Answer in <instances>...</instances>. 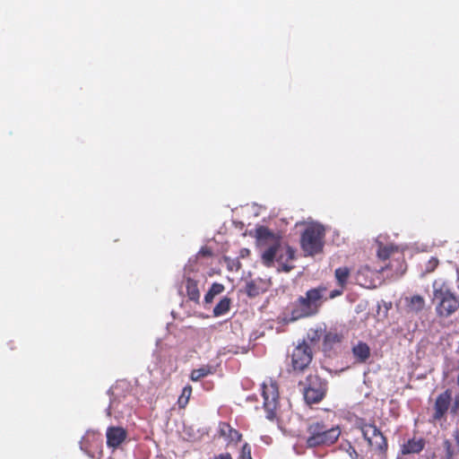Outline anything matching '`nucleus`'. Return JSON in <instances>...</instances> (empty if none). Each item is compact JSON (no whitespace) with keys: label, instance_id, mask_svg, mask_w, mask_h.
Instances as JSON below:
<instances>
[{"label":"nucleus","instance_id":"obj_1","mask_svg":"<svg viewBox=\"0 0 459 459\" xmlns=\"http://www.w3.org/2000/svg\"><path fill=\"white\" fill-rule=\"evenodd\" d=\"M254 237L256 246L264 248L261 254V261L264 266L271 267L276 261L285 273L294 268L290 263L295 259V250L288 243H283L280 233H275L265 226H258L255 230Z\"/></svg>","mask_w":459,"mask_h":459},{"label":"nucleus","instance_id":"obj_2","mask_svg":"<svg viewBox=\"0 0 459 459\" xmlns=\"http://www.w3.org/2000/svg\"><path fill=\"white\" fill-rule=\"evenodd\" d=\"M327 289L324 285L307 290L289 306L290 321L314 316L318 314L323 304L327 300Z\"/></svg>","mask_w":459,"mask_h":459},{"label":"nucleus","instance_id":"obj_3","mask_svg":"<svg viewBox=\"0 0 459 459\" xmlns=\"http://www.w3.org/2000/svg\"><path fill=\"white\" fill-rule=\"evenodd\" d=\"M325 229L318 222L308 223L300 236V247L306 256H314L323 252Z\"/></svg>","mask_w":459,"mask_h":459},{"label":"nucleus","instance_id":"obj_4","mask_svg":"<svg viewBox=\"0 0 459 459\" xmlns=\"http://www.w3.org/2000/svg\"><path fill=\"white\" fill-rule=\"evenodd\" d=\"M307 433V446L316 447L334 444L341 435V429L338 426L329 427L322 421H317L309 424Z\"/></svg>","mask_w":459,"mask_h":459},{"label":"nucleus","instance_id":"obj_5","mask_svg":"<svg viewBox=\"0 0 459 459\" xmlns=\"http://www.w3.org/2000/svg\"><path fill=\"white\" fill-rule=\"evenodd\" d=\"M299 385L303 387L304 399L308 404L318 403L327 392V382L316 374H309Z\"/></svg>","mask_w":459,"mask_h":459},{"label":"nucleus","instance_id":"obj_6","mask_svg":"<svg viewBox=\"0 0 459 459\" xmlns=\"http://www.w3.org/2000/svg\"><path fill=\"white\" fill-rule=\"evenodd\" d=\"M357 429H359L369 447L379 454L386 453L388 448L387 439L374 423H368L361 420L357 423Z\"/></svg>","mask_w":459,"mask_h":459},{"label":"nucleus","instance_id":"obj_7","mask_svg":"<svg viewBox=\"0 0 459 459\" xmlns=\"http://www.w3.org/2000/svg\"><path fill=\"white\" fill-rule=\"evenodd\" d=\"M262 396L264 399V409L266 418L273 420L277 416L279 408V391L277 383L272 379L264 381L262 385Z\"/></svg>","mask_w":459,"mask_h":459},{"label":"nucleus","instance_id":"obj_8","mask_svg":"<svg viewBox=\"0 0 459 459\" xmlns=\"http://www.w3.org/2000/svg\"><path fill=\"white\" fill-rule=\"evenodd\" d=\"M433 299L437 301V312L441 316H449L455 313L459 307L456 297L449 290H443V288L434 291Z\"/></svg>","mask_w":459,"mask_h":459},{"label":"nucleus","instance_id":"obj_9","mask_svg":"<svg viewBox=\"0 0 459 459\" xmlns=\"http://www.w3.org/2000/svg\"><path fill=\"white\" fill-rule=\"evenodd\" d=\"M312 351L311 348L302 342L299 343L292 351L291 354V364L294 370L305 369L312 360Z\"/></svg>","mask_w":459,"mask_h":459},{"label":"nucleus","instance_id":"obj_10","mask_svg":"<svg viewBox=\"0 0 459 459\" xmlns=\"http://www.w3.org/2000/svg\"><path fill=\"white\" fill-rule=\"evenodd\" d=\"M452 400V391L449 389L437 395L433 407L434 412L429 420L431 423L435 424L445 418L451 407Z\"/></svg>","mask_w":459,"mask_h":459},{"label":"nucleus","instance_id":"obj_11","mask_svg":"<svg viewBox=\"0 0 459 459\" xmlns=\"http://www.w3.org/2000/svg\"><path fill=\"white\" fill-rule=\"evenodd\" d=\"M107 446L117 449L127 437V431L122 427L111 426L106 432Z\"/></svg>","mask_w":459,"mask_h":459},{"label":"nucleus","instance_id":"obj_12","mask_svg":"<svg viewBox=\"0 0 459 459\" xmlns=\"http://www.w3.org/2000/svg\"><path fill=\"white\" fill-rule=\"evenodd\" d=\"M351 352L356 363L363 364L370 358L371 350L368 343L359 341L352 346Z\"/></svg>","mask_w":459,"mask_h":459},{"label":"nucleus","instance_id":"obj_13","mask_svg":"<svg viewBox=\"0 0 459 459\" xmlns=\"http://www.w3.org/2000/svg\"><path fill=\"white\" fill-rule=\"evenodd\" d=\"M453 440L446 439L443 442L444 455L442 459H454L459 451V431L456 429L453 435Z\"/></svg>","mask_w":459,"mask_h":459},{"label":"nucleus","instance_id":"obj_14","mask_svg":"<svg viewBox=\"0 0 459 459\" xmlns=\"http://www.w3.org/2000/svg\"><path fill=\"white\" fill-rule=\"evenodd\" d=\"M218 432L220 437H224L229 442L237 443L241 439V434L227 422H220Z\"/></svg>","mask_w":459,"mask_h":459},{"label":"nucleus","instance_id":"obj_15","mask_svg":"<svg viewBox=\"0 0 459 459\" xmlns=\"http://www.w3.org/2000/svg\"><path fill=\"white\" fill-rule=\"evenodd\" d=\"M425 447V441L423 438H411L409 439L405 444L402 446V453L403 455L409 454H419Z\"/></svg>","mask_w":459,"mask_h":459},{"label":"nucleus","instance_id":"obj_16","mask_svg":"<svg viewBox=\"0 0 459 459\" xmlns=\"http://www.w3.org/2000/svg\"><path fill=\"white\" fill-rule=\"evenodd\" d=\"M186 290L188 299L191 301L199 303L201 294L198 288V281L194 279L187 278L186 280Z\"/></svg>","mask_w":459,"mask_h":459},{"label":"nucleus","instance_id":"obj_17","mask_svg":"<svg viewBox=\"0 0 459 459\" xmlns=\"http://www.w3.org/2000/svg\"><path fill=\"white\" fill-rule=\"evenodd\" d=\"M263 281L261 279L251 280L247 282L245 287V293L249 298H255L258 296L260 293L264 291V289L261 286Z\"/></svg>","mask_w":459,"mask_h":459},{"label":"nucleus","instance_id":"obj_18","mask_svg":"<svg viewBox=\"0 0 459 459\" xmlns=\"http://www.w3.org/2000/svg\"><path fill=\"white\" fill-rule=\"evenodd\" d=\"M231 306V299L228 297H223L213 308V316H221L227 314Z\"/></svg>","mask_w":459,"mask_h":459},{"label":"nucleus","instance_id":"obj_19","mask_svg":"<svg viewBox=\"0 0 459 459\" xmlns=\"http://www.w3.org/2000/svg\"><path fill=\"white\" fill-rule=\"evenodd\" d=\"M351 271L348 267H339L335 270L334 275L337 280L339 286L344 288L347 284Z\"/></svg>","mask_w":459,"mask_h":459},{"label":"nucleus","instance_id":"obj_20","mask_svg":"<svg viewBox=\"0 0 459 459\" xmlns=\"http://www.w3.org/2000/svg\"><path fill=\"white\" fill-rule=\"evenodd\" d=\"M424 305V299L420 295H414L408 302V308L412 312H419L423 309Z\"/></svg>","mask_w":459,"mask_h":459},{"label":"nucleus","instance_id":"obj_21","mask_svg":"<svg viewBox=\"0 0 459 459\" xmlns=\"http://www.w3.org/2000/svg\"><path fill=\"white\" fill-rule=\"evenodd\" d=\"M210 374H212V368L210 366H204L200 368L193 369L190 374V379L196 382Z\"/></svg>","mask_w":459,"mask_h":459},{"label":"nucleus","instance_id":"obj_22","mask_svg":"<svg viewBox=\"0 0 459 459\" xmlns=\"http://www.w3.org/2000/svg\"><path fill=\"white\" fill-rule=\"evenodd\" d=\"M191 394H192V386L190 385H187L183 388L182 393L178 399V405L180 409L186 408V406L187 405V403L189 402Z\"/></svg>","mask_w":459,"mask_h":459},{"label":"nucleus","instance_id":"obj_23","mask_svg":"<svg viewBox=\"0 0 459 459\" xmlns=\"http://www.w3.org/2000/svg\"><path fill=\"white\" fill-rule=\"evenodd\" d=\"M342 336L335 332H328L324 336V344L327 348H332L333 344L341 342Z\"/></svg>","mask_w":459,"mask_h":459},{"label":"nucleus","instance_id":"obj_24","mask_svg":"<svg viewBox=\"0 0 459 459\" xmlns=\"http://www.w3.org/2000/svg\"><path fill=\"white\" fill-rule=\"evenodd\" d=\"M223 260L227 265L228 270L230 272H237L241 268V263H240L238 257L231 258L229 256H224Z\"/></svg>","mask_w":459,"mask_h":459},{"label":"nucleus","instance_id":"obj_25","mask_svg":"<svg viewBox=\"0 0 459 459\" xmlns=\"http://www.w3.org/2000/svg\"><path fill=\"white\" fill-rule=\"evenodd\" d=\"M394 251V248L393 246H380L377 250V256L379 259L385 261L390 257Z\"/></svg>","mask_w":459,"mask_h":459},{"label":"nucleus","instance_id":"obj_26","mask_svg":"<svg viewBox=\"0 0 459 459\" xmlns=\"http://www.w3.org/2000/svg\"><path fill=\"white\" fill-rule=\"evenodd\" d=\"M239 459H253L251 456V447L248 444L246 443L243 445Z\"/></svg>","mask_w":459,"mask_h":459},{"label":"nucleus","instance_id":"obj_27","mask_svg":"<svg viewBox=\"0 0 459 459\" xmlns=\"http://www.w3.org/2000/svg\"><path fill=\"white\" fill-rule=\"evenodd\" d=\"M90 439H92V440H95L99 443H101V435L100 432H96V431H88L86 433V435L84 436L83 437V440L84 441H87V440H90Z\"/></svg>","mask_w":459,"mask_h":459},{"label":"nucleus","instance_id":"obj_28","mask_svg":"<svg viewBox=\"0 0 459 459\" xmlns=\"http://www.w3.org/2000/svg\"><path fill=\"white\" fill-rule=\"evenodd\" d=\"M320 337H321V331H319V330H311L307 333V338L310 340L311 342L319 341Z\"/></svg>","mask_w":459,"mask_h":459},{"label":"nucleus","instance_id":"obj_29","mask_svg":"<svg viewBox=\"0 0 459 459\" xmlns=\"http://www.w3.org/2000/svg\"><path fill=\"white\" fill-rule=\"evenodd\" d=\"M210 290L216 296L224 290V286L221 283L214 282L212 284Z\"/></svg>","mask_w":459,"mask_h":459},{"label":"nucleus","instance_id":"obj_30","mask_svg":"<svg viewBox=\"0 0 459 459\" xmlns=\"http://www.w3.org/2000/svg\"><path fill=\"white\" fill-rule=\"evenodd\" d=\"M438 264V260L437 258H431L429 263H428V265H427V272L430 273L432 271L435 270V268L437 266Z\"/></svg>","mask_w":459,"mask_h":459},{"label":"nucleus","instance_id":"obj_31","mask_svg":"<svg viewBox=\"0 0 459 459\" xmlns=\"http://www.w3.org/2000/svg\"><path fill=\"white\" fill-rule=\"evenodd\" d=\"M347 453L349 454V455L352 458V459H359V453L356 451L355 447L352 446L351 445H349V447L347 449Z\"/></svg>","mask_w":459,"mask_h":459},{"label":"nucleus","instance_id":"obj_32","mask_svg":"<svg viewBox=\"0 0 459 459\" xmlns=\"http://www.w3.org/2000/svg\"><path fill=\"white\" fill-rule=\"evenodd\" d=\"M342 292H343V288L341 287L340 290H332L329 293V296L326 297V298H327V299H334V298H336L338 296H341L342 294Z\"/></svg>","mask_w":459,"mask_h":459},{"label":"nucleus","instance_id":"obj_33","mask_svg":"<svg viewBox=\"0 0 459 459\" xmlns=\"http://www.w3.org/2000/svg\"><path fill=\"white\" fill-rule=\"evenodd\" d=\"M215 295L209 290L207 293L204 295V302L206 304H210L212 302Z\"/></svg>","mask_w":459,"mask_h":459},{"label":"nucleus","instance_id":"obj_34","mask_svg":"<svg viewBox=\"0 0 459 459\" xmlns=\"http://www.w3.org/2000/svg\"><path fill=\"white\" fill-rule=\"evenodd\" d=\"M250 250L248 248H241L240 251H239V255H238V259L239 258H246L247 256L250 255Z\"/></svg>","mask_w":459,"mask_h":459},{"label":"nucleus","instance_id":"obj_35","mask_svg":"<svg viewBox=\"0 0 459 459\" xmlns=\"http://www.w3.org/2000/svg\"><path fill=\"white\" fill-rule=\"evenodd\" d=\"M200 254L203 256H212V252L209 247H202L200 250Z\"/></svg>","mask_w":459,"mask_h":459},{"label":"nucleus","instance_id":"obj_36","mask_svg":"<svg viewBox=\"0 0 459 459\" xmlns=\"http://www.w3.org/2000/svg\"><path fill=\"white\" fill-rule=\"evenodd\" d=\"M213 459H232L230 453H223L216 455Z\"/></svg>","mask_w":459,"mask_h":459},{"label":"nucleus","instance_id":"obj_37","mask_svg":"<svg viewBox=\"0 0 459 459\" xmlns=\"http://www.w3.org/2000/svg\"><path fill=\"white\" fill-rule=\"evenodd\" d=\"M454 405L455 406L452 408V411H455V407H457L459 405V398L458 397H455Z\"/></svg>","mask_w":459,"mask_h":459}]
</instances>
